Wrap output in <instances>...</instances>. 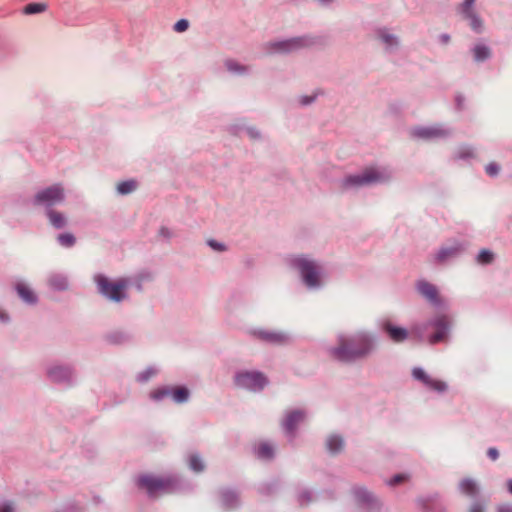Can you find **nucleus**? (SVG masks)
I'll return each instance as SVG.
<instances>
[{"label":"nucleus","instance_id":"79ce46f5","mask_svg":"<svg viewBox=\"0 0 512 512\" xmlns=\"http://www.w3.org/2000/svg\"><path fill=\"white\" fill-rule=\"evenodd\" d=\"M473 155V150L470 147L462 148L459 152L460 157H472Z\"/></svg>","mask_w":512,"mask_h":512},{"label":"nucleus","instance_id":"f257e3e1","mask_svg":"<svg viewBox=\"0 0 512 512\" xmlns=\"http://www.w3.org/2000/svg\"><path fill=\"white\" fill-rule=\"evenodd\" d=\"M375 349L374 338L366 333L340 337L338 346L330 350L331 356L342 362H352L368 356Z\"/></svg>","mask_w":512,"mask_h":512},{"label":"nucleus","instance_id":"37998d69","mask_svg":"<svg viewBox=\"0 0 512 512\" xmlns=\"http://www.w3.org/2000/svg\"><path fill=\"white\" fill-rule=\"evenodd\" d=\"M208 244L211 248H213L216 251H223L225 249L223 244L218 243L215 240H210Z\"/></svg>","mask_w":512,"mask_h":512},{"label":"nucleus","instance_id":"c03bdc74","mask_svg":"<svg viewBox=\"0 0 512 512\" xmlns=\"http://www.w3.org/2000/svg\"><path fill=\"white\" fill-rule=\"evenodd\" d=\"M487 455L489 456L490 459L492 460H496L499 456V453H498V450L496 448H489L488 451H487Z\"/></svg>","mask_w":512,"mask_h":512},{"label":"nucleus","instance_id":"cd10ccee","mask_svg":"<svg viewBox=\"0 0 512 512\" xmlns=\"http://www.w3.org/2000/svg\"><path fill=\"white\" fill-rule=\"evenodd\" d=\"M354 493L359 501L372 502L374 500V496L362 487L355 488Z\"/></svg>","mask_w":512,"mask_h":512},{"label":"nucleus","instance_id":"9b49d317","mask_svg":"<svg viewBox=\"0 0 512 512\" xmlns=\"http://www.w3.org/2000/svg\"><path fill=\"white\" fill-rule=\"evenodd\" d=\"M383 331L388 337L396 343L403 342L408 337V332L405 328L395 326L390 321H386L382 324Z\"/></svg>","mask_w":512,"mask_h":512},{"label":"nucleus","instance_id":"603ef678","mask_svg":"<svg viewBox=\"0 0 512 512\" xmlns=\"http://www.w3.org/2000/svg\"><path fill=\"white\" fill-rule=\"evenodd\" d=\"M161 233H162L163 235H168V231H167V229H165V228H162V229H161Z\"/></svg>","mask_w":512,"mask_h":512},{"label":"nucleus","instance_id":"bb28decb","mask_svg":"<svg viewBox=\"0 0 512 512\" xmlns=\"http://www.w3.org/2000/svg\"><path fill=\"white\" fill-rule=\"evenodd\" d=\"M476 0H465L458 8L459 13L463 16V18L467 17L468 14L475 13L473 9V5Z\"/></svg>","mask_w":512,"mask_h":512},{"label":"nucleus","instance_id":"ea45409f","mask_svg":"<svg viewBox=\"0 0 512 512\" xmlns=\"http://www.w3.org/2000/svg\"><path fill=\"white\" fill-rule=\"evenodd\" d=\"M51 285L57 289H65L67 287V283L65 279H57L53 278L50 281Z\"/></svg>","mask_w":512,"mask_h":512},{"label":"nucleus","instance_id":"4468645a","mask_svg":"<svg viewBox=\"0 0 512 512\" xmlns=\"http://www.w3.org/2000/svg\"><path fill=\"white\" fill-rule=\"evenodd\" d=\"M419 293L431 303H439L438 291L436 287L428 282L420 281L417 285Z\"/></svg>","mask_w":512,"mask_h":512},{"label":"nucleus","instance_id":"20e7f679","mask_svg":"<svg viewBox=\"0 0 512 512\" xmlns=\"http://www.w3.org/2000/svg\"><path fill=\"white\" fill-rule=\"evenodd\" d=\"M94 279L98 285L100 293L107 298L116 302L125 298L124 291L128 286V281L126 279H119L112 282L107 277L100 274L96 275Z\"/></svg>","mask_w":512,"mask_h":512},{"label":"nucleus","instance_id":"412c9836","mask_svg":"<svg viewBox=\"0 0 512 512\" xmlns=\"http://www.w3.org/2000/svg\"><path fill=\"white\" fill-rule=\"evenodd\" d=\"M176 403H183L189 398V391L185 387L170 388V395Z\"/></svg>","mask_w":512,"mask_h":512},{"label":"nucleus","instance_id":"6e6552de","mask_svg":"<svg viewBox=\"0 0 512 512\" xmlns=\"http://www.w3.org/2000/svg\"><path fill=\"white\" fill-rule=\"evenodd\" d=\"M311 41L305 37H297L285 41L271 43V48L274 52L287 53L296 51L302 47L309 46Z\"/></svg>","mask_w":512,"mask_h":512},{"label":"nucleus","instance_id":"393cba45","mask_svg":"<svg viewBox=\"0 0 512 512\" xmlns=\"http://www.w3.org/2000/svg\"><path fill=\"white\" fill-rule=\"evenodd\" d=\"M136 187L137 183L134 180L123 181L117 185V191L118 193L125 195L133 192Z\"/></svg>","mask_w":512,"mask_h":512},{"label":"nucleus","instance_id":"2f4dec72","mask_svg":"<svg viewBox=\"0 0 512 512\" xmlns=\"http://www.w3.org/2000/svg\"><path fill=\"white\" fill-rule=\"evenodd\" d=\"M189 466L195 472H201L204 469V464L202 460L196 455L190 457Z\"/></svg>","mask_w":512,"mask_h":512},{"label":"nucleus","instance_id":"39448f33","mask_svg":"<svg viewBox=\"0 0 512 512\" xmlns=\"http://www.w3.org/2000/svg\"><path fill=\"white\" fill-rule=\"evenodd\" d=\"M293 265L297 267L302 275L304 283L308 287H317L320 284V267L305 256H298L293 259Z\"/></svg>","mask_w":512,"mask_h":512},{"label":"nucleus","instance_id":"1a4fd4ad","mask_svg":"<svg viewBox=\"0 0 512 512\" xmlns=\"http://www.w3.org/2000/svg\"><path fill=\"white\" fill-rule=\"evenodd\" d=\"M432 325L435 328V332L429 338V343L436 344L438 342L445 341L447 339L449 329L448 317L445 315H439L435 318Z\"/></svg>","mask_w":512,"mask_h":512},{"label":"nucleus","instance_id":"8fccbe9b","mask_svg":"<svg viewBox=\"0 0 512 512\" xmlns=\"http://www.w3.org/2000/svg\"><path fill=\"white\" fill-rule=\"evenodd\" d=\"M508 491L512 494V479L507 482Z\"/></svg>","mask_w":512,"mask_h":512},{"label":"nucleus","instance_id":"4c0bfd02","mask_svg":"<svg viewBox=\"0 0 512 512\" xmlns=\"http://www.w3.org/2000/svg\"><path fill=\"white\" fill-rule=\"evenodd\" d=\"M189 28V22L186 19H181L177 21L174 25V31L181 33L186 31Z\"/></svg>","mask_w":512,"mask_h":512},{"label":"nucleus","instance_id":"aec40b11","mask_svg":"<svg viewBox=\"0 0 512 512\" xmlns=\"http://www.w3.org/2000/svg\"><path fill=\"white\" fill-rule=\"evenodd\" d=\"M48 9V5L44 2H32L24 6L23 13L25 15H33L44 13Z\"/></svg>","mask_w":512,"mask_h":512},{"label":"nucleus","instance_id":"c9c22d12","mask_svg":"<svg viewBox=\"0 0 512 512\" xmlns=\"http://www.w3.org/2000/svg\"><path fill=\"white\" fill-rule=\"evenodd\" d=\"M156 374V370L153 368H148L144 372L138 375V381L145 382L148 381L151 377Z\"/></svg>","mask_w":512,"mask_h":512},{"label":"nucleus","instance_id":"dca6fc26","mask_svg":"<svg viewBox=\"0 0 512 512\" xmlns=\"http://www.w3.org/2000/svg\"><path fill=\"white\" fill-rule=\"evenodd\" d=\"M460 491L470 497H474L478 494L479 488L477 483L470 478H465L459 483Z\"/></svg>","mask_w":512,"mask_h":512},{"label":"nucleus","instance_id":"f03ea898","mask_svg":"<svg viewBox=\"0 0 512 512\" xmlns=\"http://www.w3.org/2000/svg\"><path fill=\"white\" fill-rule=\"evenodd\" d=\"M175 483L173 477H156L153 475H142L137 480L138 487L144 489L150 497L171 492Z\"/></svg>","mask_w":512,"mask_h":512},{"label":"nucleus","instance_id":"ddd939ff","mask_svg":"<svg viewBox=\"0 0 512 512\" xmlns=\"http://www.w3.org/2000/svg\"><path fill=\"white\" fill-rule=\"evenodd\" d=\"M254 335L263 341L273 343V344H283L288 340V337L284 333H281V332L259 330V331H255Z\"/></svg>","mask_w":512,"mask_h":512},{"label":"nucleus","instance_id":"2eb2a0df","mask_svg":"<svg viewBox=\"0 0 512 512\" xmlns=\"http://www.w3.org/2000/svg\"><path fill=\"white\" fill-rule=\"evenodd\" d=\"M47 217L49 219L50 224L56 229L64 228L67 224L66 217L63 213L58 212L53 209L47 210Z\"/></svg>","mask_w":512,"mask_h":512},{"label":"nucleus","instance_id":"3c124183","mask_svg":"<svg viewBox=\"0 0 512 512\" xmlns=\"http://www.w3.org/2000/svg\"><path fill=\"white\" fill-rule=\"evenodd\" d=\"M0 318H1L2 320H7V319H8V316H7L6 314H4V313H0Z\"/></svg>","mask_w":512,"mask_h":512},{"label":"nucleus","instance_id":"f704fd0d","mask_svg":"<svg viewBox=\"0 0 512 512\" xmlns=\"http://www.w3.org/2000/svg\"><path fill=\"white\" fill-rule=\"evenodd\" d=\"M170 395V388L156 389L151 392V398L154 400H161Z\"/></svg>","mask_w":512,"mask_h":512},{"label":"nucleus","instance_id":"b1692460","mask_svg":"<svg viewBox=\"0 0 512 512\" xmlns=\"http://www.w3.org/2000/svg\"><path fill=\"white\" fill-rule=\"evenodd\" d=\"M256 455L260 459H271L274 456V449L270 444L263 442L258 445Z\"/></svg>","mask_w":512,"mask_h":512},{"label":"nucleus","instance_id":"c756f323","mask_svg":"<svg viewBox=\"0 0 512 512\" xmlns=\"http://www.w3.org/2000/svg\"><path fill=\"white\" fill-rule=\"evenodd\" d=\"M379 38L388 46L392 47L397 45V38L389 34L386 30L379 31Z\"/></svg>","mask_w":512,"mask_h":512},{"label":"nucleus","instance_id":"473e14b6","mask_svg":"<svg viewBox=\"0 0 512 512\" xmlns=\"http://www.w3.org/2000/svg\"><path fill=\"white\" fill-rule=\"evenodd\" d=\"M493 259V253L486 249L482 250L477 257L478 262L481 264H489L493 261Z\"/></svg>","mask_w":512,"mask_h":512},{"label":"nucleus","instance_id":"58836bf2","mask_svg":"<svg viewBox=\"0 0 512 512\" xmlns=\"http://www.w3.org/2000/svg\"><path fill=\"white\" fill-rule=\"evenodd\" d=\"M485 171L489 176H496L500 171V167L497 163L491 162L485 167Z\"/></svg>","mask_w":512,"mask_h":512},{"label":"nucleus","instance_id":"4be33fe9","mask_svg":"<svg viewBox=\"0 0 512 512\" xmlns=\"http://www.w3.org/2000/svg\"><path fill=\"white\" fill-rule=\"evenodd\" d=\"M50 378L55 382H61L69 379L70 371L64 367H55L49 371Z\"/></svg>","mask_w":512,"mask_h":512},{"label":"nucleus","instance_id":"7c9ffc66","mask_svg":"<svg viewBox=\"0 0 512 512\" xmlns=\"http://www.w3.org/2000/svg\"><path fill=\"white\" fill-rule=\"evenodd\" d=\"M458 252L459 249L457 247L443 248L438 252L437 258L443 261L449 257L455 256Z\"/></svg>","mask_w":512,"mask_h":512},{"label":"nucleus","instance_id":"de8ad7c7","mask_svg":"<svg viewBox=\"0 0 512 512\" xmlns=\"http://www.w3.org/2000/svg\"><path fill=\"white\" fill-rule=\"evenodd\" d=\"M0 512H13V507L11 504H4L0 506Z\"/></svg>","mask_w":512,"mask_h":512},{"label":"nucleus","instance_id":"0eeeda50","mask_svg":"<svg viewBox=\"0 0 512 512\" xmlns=\"http://www.w3.org/2000/svg\"><path fill=\"white\" fill-rule=\"evenodd\" d=\"M235 382L239 387L257 391L266 386L267 379L260 372H241L236 375Z\"/></svg>","mask_w":512,"mask_h":512},{"label":"nucleus","instance_id":"a18cd8bd","mask_svg":"<svg viewBox=\"0 0 512 512\" xmlns=\"http://www.w3.org/2000/svg\"><path fill=\"white\" fill-rule=\"evenodd\" d=\"M497 512H512V506L507 504L500 505Z\"/></svg>","mask_w":512,"mask_h":512},{"label":"nucleus","instance_id":"a878e982","mask_svg":"<svg viewBox=\"0 0 512 512\" xmlns=\"http://www.w3.org/2000/svg\"><path fill=\"white\" fill-rule=\"evenodd\" d=\"M464 19L468 20L470 22L471 28L476 32H481L483 28V21L482 19L475 13L468 14L467 17Z\"/></svg>","mask_w":512,"mask_h":512},{"label":"nucleus","instance_id":"5701e85b","mask_svg":"<svg viewBox=\"0 0 512 512\" xmlns=\"http://www.w3.org/2000/svg\"><path fill=\"white\" fill-rule=\"evenodd\" d=\"M18 295L27 303H34L36 301V296L33 291L24 284L17 285Z\"/></svg>","mask_w":512,"mask_h":512},{"label":"nucleus","instance_id":"a19ab883","mask_svg":"<svg viewBox=\"0 0 512 512\" xmlns=\"http://www.w3.org/2000/svg\"><path fill=\"white\" fill-rule=\"evenodd\" d=\"M406 480V476L403 475V474H398V475H395L393 478H391L389 481H388V484L389 485H398L400 483H402L403 481Z\"/></svg>","mask_w":512,"mask_h":512},{"label":"nucleus","instance_id":"a211bd4d","mask_svg":"<svg viewBox=\"0 0 512 512\" xmlns=\"http://www.w3.org/2000/svg\"><path fill=\"white\" fill-rule=\"evenodd\" d=\"M326 445L330 453L336 454L343 449L344 441L340 436L331 435L327 438Z\"/></svg>","mask_w":512,"mask_h":512},{"label":"nucleus","instance_id":"7ed1b4c3","mask_svg":"<svg viewBox=\"0 0 512 512\" xmlns=\"http://www.w3.org/2000/svg\"><path fill=\"white\" fill-rule=\"evenodd\" d=\"M387 179H389V174L386 171L368 167L361 174L347 176L343 181V187L370 185L386 181Z\"/></svg>","mask_w":512,"mask_h":512},{"label":"nucleus","instance_id":"864d4df0","mask_svg":"<svg viewBox=\"0 0 512 512\" xmlns=\"http://www.w3.org/2000/svg\"><path fill=\"white\" fill-rule=\"evenodd\" d=\"M444 40L448 41L449 40V36H444Z\"/></svg>","mask_w":512,"mask_h":512},{"label":"nucleus","instance_id":"9d476101","mask_svg":"<svg viewBox=\"0 0 512 512\" xmlns=\"http://www.w3.org/2000/svg\"><path fill=\"white\" fill-rule=\"evenodd\" d=\"M412 375L432 390L444 392L447 389V384L444 381L430 377L422 368H414Z\"/></svg>","mask_w":512,"mask_h":512},{"label":"nucleus","instance_id":"e433bc0d","mask_svg":"<svg viewBox=\"0 0 512 512\" xmlns=\"http://www.w3.org/2000/svg\"><path fill=\"white\" fill-rule=\"evenodd\" d=\"M227 69L231 72H243L245 68L233 60H227L225 63Z\"/></svg>","mask_w":512,"mask_h":512},{"label":"nucleus","instance_id":"6ab92c4d","mask_svg":"<svg viewBox=\"0 0 512 512\" xmlns=\"http://www.w3.org/2000/svg\"><path fill=\"white\" fill-rule=\"evenodd\" d=\"M474 60L482 62L490 58L491 49L484 44H477L473 49Z\"/></svg>","mask_w":512,"mask_h":512},{"label":"nucleus","instance_id":"72a5a7b5","mask_svg":"<svg viewBox=\"0 0 512 512\" xmlns=\"http://www.w3.org/2000/svg\"><path fill=\"white\" fill-rule=\"evenodd\" d=\"M222 499H223L224 505L227 508H230L237 501V496L234 492L227 491L222 494Z\"/></svg>","mask_w":512,"mask_h":512},{"label":"nucleus","instance_id":"f8f14e48","mask_svg":"<svg viewBox=\"0 0 512 512\" xmlns=\"http://www.w3.org/2000/svg\"><path fill=\"white\" fill-rule=\"evenodd\" d=\"M412 134L415 137L428 140L432 138L444 137L447 135V132L444 129L435 126L416 128L413 130Z\"/></svg>","mask_w":512,"mask_h":512},{"label":"nucleus","instance_id":"49530a36","mask_svg":"<svg viewBox=\"0 0 512 512\" xmlns=\"http://www.w3.org/2000/svg\"><path fill=\"white\" fill-rule=\"evenodd\" d=\"M469 512H483V508L480 504L476 503L470 507Z\"/></svg>","mask_w":512,"mask_h":512},{"label":"nucleus","instance_id":"09e8293b","mask_svg":"<svg viewBox=\"0 0 512 512\" xmlns=\"http://www.w3.org/2000/svg\"><path fill=\"white\" fill-rule=\"evenodd\" d=\"M312 100H313V98L303 97V98L301 99V103H302V104H304V105H306V104L311 103V102H312Z\"/></svg>","mask_w":512,"mask_h":512},{"label":"nucleus","instance_id":"c85d7f7f","mask_svg":"<svg viewBox=\"0 0 512 512\" xmlns=\"http://www.w3.org/2000/svg\"><path fill=\"white\" fill-rule=\"evenodd\" d=\"M57 240L60 243V245L64 247H72L76 242L74 235L71 233L60 234L58 235Z\"/></svg>","mask_w":512,"mask_h":512},{"label":"nucleus","instance_id":"f3484780","mask_svg":"<svg viewBox=\"0 0 512 512\" xmlns=\"http://www.w3.org/2000/svg\"><path fill=\"white\" fill-rule=\"evenodd\" d=\"M304 419V415L300 411H293L289 413L284 421V428L287 432L291 433L296 425Z\"/></svg>","mask_w":512,"mask_h":512},{"label":"nucleus","instance_id":"423d86ee","mask_svg":"<svg viewBox=\"0 0 512 512\" xmlns=\"http://www.w3.org/2000/svg\"><path fill=\"white\" fill-rule=\"evenodd\" d=\"M64 188L60 184H55L39 191L34 202L37 205L53 206L64 201Z\"/></svg>","mask_w":512,"mask_h":512}]
</instances>
